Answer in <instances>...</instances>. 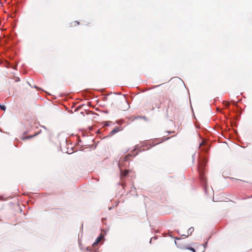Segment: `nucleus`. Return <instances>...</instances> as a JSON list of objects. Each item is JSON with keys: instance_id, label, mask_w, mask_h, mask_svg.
I'll return each instance as SVG.
<instances>
[{"instance_id": "ddd939ff", "label": "nucleus", "mask_w": 252, "mask_h": 252, "mask_svg": "<svg viewBox=\"0 0 252 252\" xmlns=\"http://www.w3.org/2000/svg\"><path fill=\"white\" fill-rule=\"evenodd\" d=\"M189 250H191V251H192L193 252H195V250L193 248H190V249H189Z\"/></svg>"}, {"instance_id": "1a4fd4ad", "label": "nucleus", "mask_w": 252, "mask_h": 252, "mask_svg": "<svg viewBox=\"0 0 252 252\" xmlns=\"http://www.w3.org/2000/svg\"><path fill=\"white\" fill-rule=\"evenodd\" d=\"M79 25V22L77 21H74L71 23V26H76Z\"/></svg>"}, {"instance_id": "6e6552de", "label": "nucleus", "mask_w": 252, "mask_h": 252, "mask_svg": "<svg viewBox=\"0 0 252 252\" xmlns=\"http://www.w3.org/2000/svg\"><path fill=\"white\" fill-rule=\"evenodd\" d=\"M194 230V228L193 227H190L188 230V235L187 236H186L185 235L186 237H188L189 235H190L191 234V233H192V232Z\"/></svg>"}, {"instance_id": "f03ea898", "label": "nucleus", "mask_w": 252, "mask_h": 252, "mask_svg": "<svg viewBox=\"0 0 252 252\" xmlns=\"http://www.w3.org/2000/svg\"><path fill=\"white\" fill-rule=\"evenodd\" d=\"M102 235H100L99 237H98L95 242H94L92 245V248H90L89 247H87L86 248L87 251H89V252H99L97 251V249L96 248V246L97 244L99 243V242L100 241V240L102 239Z\"/></svg>"}, {"instance_id": "4468645a", "label": "nucleus", "mask_w": 252, "mask_h": 252, "mask_svg": "<svg viewBox=\"0 0 252 252\" xmlns=\"http://www.w3.org/2000/svg\"><path fill=\"white\" fill-rule=\"evenodd\" d=\"M240 180L242 181V182H245V181H244V180ZM246 182H247L246 181Z\"/></svg>"}, {"instance_id": "39448f33", "label": "nucleus", "mask_w": 252, "mask_h": 252, "mask_svg": "<svg viewBox=\"0 0 252 252\" xmlns=\"http://www.w3.org/2000/svg\"><path fill=\"white\" fill-rule=\"evenodd\" d=\"M121 130L120 128L119 127H115V128H114L110 132V134L111 135H112L114 134H115L116 133L120 131Z\"/></svg>"}, {"instance_id": "f8f14e48", "label": "nucleus", "mask_w": 252, "mask_h": 252, "mask_svg": "<svg viewBox=\"0 0 252 252\" xmlns=\"http://www.w3.org/2000/svg\"><path fill=\"white\" fill-rule=\"evenodd\" d=\"M229 105V103L228 102H226V106L228 107Z\"/></svg>"}, {"instance_id": "7ed1b4c3", "label": "nucleus", "mask_w": 252, "mask_h": 252, "mask_svg": "<svg viewBox=\"0 0 252 252\" xmlns=\"http://www.w3.org/2000/svg\"><path fill=\"white\" fill-rule=\"evenodd\" d=\"M130 157H131V155L130 154L127 155L123 159H121V161H120V162H122L123 161H128L129 160V158ZM122 163H119L120 167H121V166L122 165Z\"/></svg>"}, {"instance_id": "9d476101", "label": "nucleus", "mask_w": 252, "mask_h": 252, "mask_svg": "<svg viewBox=\"0 0 252 252\" xmlns=\"http://www.w3.org/2000/svg\"><path fill=\"white\" fill-rule=\"evenodd\" d=\"M0 108L2 110H5L6 109V107L4 105H2L0 104Z\"/></svg>"}, {"instance_id": "423d86ee", "label": "nucleus", "mask_w": 252, "mask_h": 252, "mask_svg": "<svg viewBox=\"0 0 252 252\" xmlns=\"http://www.w3.org/2000/svg\"><path fill=\"white\" fill-rule=\"evenodd\" d=\"M198 171H199L200 176V178H201V180H205V178L204 177L203 170H202L201 169V167L199 168Z\"/></svg>"}, {"instance_id": "9b49d317", "label": "nucleus", "mask_w": 252, "mask_h": 252, "mask_svg": "<svg viewBox=\"0 0 252 252\" xmlns=\"http://www.w3.org/2000/svg\"><path fill=\"white\" fill-rule=\"evenodd\" d=\"M121 102H126V100L124 97H123L122 99H121Z\"/></svg>"}, {"instance_id": "0eeeda50", "label": "nucleus", "mask_w": 252, "mask_h": 252, "mask_svg": "<svg viewBox=\"0 0 252 252\" xmlns=\"http://www.w3.org/2000/svg\"><path fill=\"white\" fill-rule=\"evenodd\" d=\"M129 171L127 170H125L124 171H121V176L123 177H126L128 173H129Z\"/></svg>"}, {"instance_id": "20e7f679", "label": "nucleus", "mask_w": 252, "mask_h": 252, "mask_svg": "<svg viewBox=\"0 0 252 252\" xmlns=\"http://www.w3.org/2000/svg\"><path fill=\"white\" fill-rule=\"evenodd\" d=\"M37 133H35V134H34L33 135H31L28 136H22L21 137V139L22 140H26L27 139H29L32 138V137H34V136L37 135Z\"/></svg>"}, {"instance_id": "f257e3e1", "label": "nucleus", "mask_w": 252, "mask_h": 252, "mask_svg": "<svg viewBox=\"0 0 252 252\" xmlns=\"http://www.w3.org/2000/svg\"><path fill=\"white\" fill-rule=\"evenodd\" d=\"M161 104L166 105L168 109L172 106L173 103L169 96L160 92L150 98L147 102L146 105L149 110H154L155 109H159Z\"/></svg>"}]
</instances>
